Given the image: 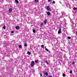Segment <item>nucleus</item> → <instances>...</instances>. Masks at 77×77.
Here are the masks:
<instances>
[{
  "label": "nucleus",
  "instance_id": "nucleus-1",
  "mask_svg": "<svg viewBox=\"0 0 77 77\" xmlns=\"http://www.w3.org/2000/svg\"><path fill=\"white\" fill-rule=\"evenodd\" d=\"M65 4H66V6L67 7H69V8H71V7H70V5L69 4V3H68V0H66L65 1Z\"/></svg>",
  "mask_w": 77,
  "mask_h": 77
},
{
  "label": "nucleus",
  "instance_id": "nucleus-2",
  "mask_svg": "<svg viewBox=\"0 0 77 77\" xmlns=\"http://www.w3.org/2000/svg\"><path fill=\"white\" fill-rule=\"evenodd\" d=\"M65 4H66V6L67 7H69V8H71V7H70V5L69 4V3H68V0H66L65 1Z\"/></svg>",
  "mask_w": 77,
  "mask_h": 77
},
{
  "label": "nucleus",
  "instance_id": "nucleus-3",
  "mask_svg": "<svg viewBox=\"0 0 77 77\" xmlns=\"http://www.w3.org/2000/svg\"><path fill=\"white\" fill-rule=\"evenodd\" d=\"M35 65V62L34 61H32L31 63L30 66L32 67H33V66Z\"/></svg>",
  "mask_w": 77,
  "mask_h": 77
},
{
  "label": "nucleus",
  "instance_id": "nucleus-4",
  "mask_svg": "<svg viewBox=\"0 0 77 77\" xmlns=\"http://www.w3.org/2000/svg\"><path fill=\"white\" fill-rule=\"evenodd\" d=\"M47 23V19H45L44 21L43 24H45V25Z\"/></svg>",
  "mask_w": 77,
  "mask_h": 77
},
{
  "label": "nucleus",
  "instance_id": "nucleus-5",
  "mask_svg": "<svg viewBox=\"0 0 77 77\" xmlns=\"http://www.w3.org/2000/svg\"><path fill=\"white\" fill-rule=\"evenodd\" d=\"M62 15L63 16V17H65V13L64 11H62L61 12Z\"/></svg>",
  "mask_w": 77,
  "mask_h": 77
},
{
  "label": "nucleus",
  "instance_id": "nucleus-6",
  "mask_svg": "<svg viewBox=\"0 0 77 77\" xmlns=\"http://www.w3.org/2000/svg\"><path fill=\"white\" fill-rule=\"evenodd\" d=\"M46 9L48 11H51V8L49 7V6H47Z\"/></svg>",
  "mask_w": 77,
  "mask_h": 77
},
{
  "label": "nucleus",
  "instance_id": "nucleus-7",
  "mask_svg": "<svg viewBox=\"0 0 77 77\" xmlns=\"http://www.w3.org/2000/svg\"><path fill=\"white\" fill-rule=\"evenodd\" d=\"M16 29H20V26H17L16 27Z\"/></svg>",
  "mask_w": 77,
  "mask_h": 77
},
{
  "label": "nucleus",
  "instance_id": "nucleus-8",
  "mask_svg": "<svg viewBox=\"0 0 77 77\" xmlns=\"http://www.w3.org/2000/svg\"><path fill=\"white\" fill-rule=\"evenodd\" d=\"M61 33V29H60L58 31V33Z\"/></svg>",
  "mask_w": 77,
  "mask_h": 77
},
{
  "label": "nucleus",
  "instance_id": "nucleus-9",
  "mask_svg": "<svg viewBox=\"0 0 77 77\" xmlns=\"http://www.w3.org/2000/svg\"><path fill=\"white\" fill-rule=\"evenodd\" d=\"M47 15L49 16V15H50L51 13L50 12H47Z\"/></svg>",
  "mask_w": 77,
  "mask_h": 77
},
{
  "label": "nucleus",
  "instance_id": "nucleus-10",
  "mask_svg": "<svg viewBox=\"0 0 77 77\" xmlns=\"http://www.w3.org/2000/svg\"><path fill=\"white\" fill-rule=\"evenodd\" d=\"M38 61H39V60H35V63H38Z\"/></svg>",
  "mask_w": 77,
  "mask_h": 77
},
{
  "label": "nucleus",
  "instance_id": "nucleus-11",
  "mask_svg": "<svg viewBox=\"0 0 77 77\" xmlns=\"http://www.w3.org/2000/svg\"><path fill=\"white\" fill-rule=\"evenodd\" d=\"M75 62H72V65H75Z\"/></svg>",
  "mask_w": 77,
  "mask_h": 77
},
{
  "label": "nucleus",
  "instance_id": "nucleus-12",
  "mask_svg": "<svg viewBox=\"0 0 77 77\" xmlns=\"http://www.w3.org/2000/svg\"><path fill=\"white\" fill-rule=\"evenodd\" d=\"M45 74L46 75V76H48V73L47 72H46L45 73Z\"/></svg>",
  "mask_w": 77,
  "mask_h": 77
},
{
  "label": "nucleus",
  "instance_id": "nucleus-13",
  "mask_svg": "<svg viewBox=\"0 0 77 77\" xmlns=\"http://www.w3.org/2000/svg\"><path fill=\"white\" fill-rule=\"evenodd\" d=\"M64 16H63L62 15V16H60V18H63Z\"/></svg>",
  "mask_w": 77,
  "mask_h": 77
},
{
  "label": "nucleus",
  "instance_id": "nucleus-14",
  "mask_svg": "<svg viewBox=\"0 0 77 77\" xmlns=\"http://www.w3.org/2000/svg\"><path fill=\"white\" fill-rule=\"evenodd\" d=\"M28 54H29V55H30L31 54L30 52L28 51L27 53Z\"/></svg>",
  "mask_w": 77,
  "mask_h": 77
},
{
  "label": "nucleus",
  "instance_id": "nucleus-15",
  "mask_svg": "<svg viewBox=\"0 0 77 77\" xmlns=\"http://www.w3.org/2000/svg\"><path fill=\"white\" fill-rule=\"evenodd\" d=\"M15 1L17 3H19V2H18V0H15Z\"/></svg>",
  "mask_w": 77,
  "mask_h": 77
},
{
  "label": "nucleus",
  "instance_id": "nucleus-16",
  "mask_svg": "<svg viewBox=\"0 0 77 77\" xmlns=\"http://www.w3.org/2000/svg\"><path fill=\"white\" fill-rule=\"evenodd\" d=\"M3 29H6V27H5V25H4V26L3 27Z\"/></svg>",
  "mask_w": 77,
  "mask_h": 77
},
{
  "label": "nucleus",
  "instance_id": "nucleus-17",
  "mask_svg": "<svg viewBox=\"0 0 77 77\" xmlns=\"http://www.w3.org/2000/svg\"><path fill=\"white\" fill-rule=\"evenodd\" d=\"M40 26H43V23L42 22L40 24Z\"/></svg>",
  "mask_w": 77,
  "mask_h": 77
},
{
  "label": "nucleus",
  "instance_id": "nucleus-18",
  "mask_svg": "<svg viewBox=\"0 0 77 77\" xmlns=\"http://www.w3.org/2000/svg\"><path fill=\"white\" fill-rule=\"evenodd\" d=\"M12 11V8H10L9 10V12H11Z\"/></svg>",
  "mask_w": 77,
  "mask_h": 77
},
{
  "label": "nucleus",
  "instance_id": "nucleus-19",
  "mask_svg": "<svg viewBox=\"0 0 77 77\" xmlns=\"http://www.w3.org/2000/svg\"><path fill=\"white\" fill-rule=\"evenodd\" d=\"M41 47L42 48H44V45H41Z\"/></svg>",
  "mask_w": 77,
  "mask_h": 77
},
{
  "label": "nucleus",
  "instance_id": "nucleus-20",
  "mask_svg": "<svg viewBox=\"0 0 77 77\" xmlns=\"http://www.w3.org/2000/svg\"><path fill=\"white\" fill-rule=\"evenodd\" d=\"M35 3H38V0H35Z\"/></svg>",
  "mask_w": 77,
  "mask_h": 77
},
{
  "label": "nucleus",
  "instance_id": "nucleus-21",
  "mask_svg": "<svg viewBox=\"0 0 77 77\" xmlns=\"http://www.w3.org/2000/svg\"><path fill=\"white\" fill-rule=\"evenodd\" d=\"M19 48H22V46H21V45H20L19 46Z\"/></svg>",
  "mask_w": 77,
  "mask_h": 77
},
{
  "label": "nucleus",
  "instance_id": "nucleus-22",
  "mask_svg": "<svg viewBox=\"0 0 77 77\" xmlns=\"http://www.w3.org/2000/svg\"><path fill=\"white\" fill-rule=\"evenodd\" d=\"M73 9H74V10H77V8H73Z\"/></svg>",
  "mask_w": 77,
  "mask_h": 77
},
{
  "label": "nucleus",
  "instance_id": "nucleus-23",
  "mask_svg": "<svg viewBox=\"0 0 77 77\" xmlns=\"http://www.w3.org/2000/svg\"><path fill=\"white\" fill-rule=\"evenodd\" d=\"M70 22L72 23V24H74V22H73V21L72 20H70Z\"/></svg>",
  "mask_w": 77,
  "mask_h": 77
},
{
  "label": "nucleus",
  "instance_id": "nucleus-24",
  "mask_svg": "<svg viewBox=\"0 0 77 77\" xmlns=\"http://www.w3.org/2000/svg\"><path fill=\"white\" fill-rule=\"evenodd\" d=\"M33 33H35V32H36V30H33Z\"/></svg>",
  "mask_w": 77,
  "mask_h": 77
},
{
  "label": "nucleus",
  "instance_id": "nucleus-25",
  "mask_svg": "<svg viewBox=\"0 0 77 77\" xmlns=\"http://www.w3.org/2000/svg\"><path fill=\"white\" fill-rule=\"evenodd\" d=\"M24 45L25 47H27V44H25Z\"/></svg>",
  "mask_w": 77,
  "mask_h": 77
},
{
  "label": "nucleus",
  "instance_id": "nucleus-26",
  "mask_svg": "<svg viewBox=\"0 0 77 77\" xmlns=\"http://www.w3.org/2000/svg\"><path fill=\"white\" fill-rule=\"evenodd\" d=\"M55 3H56L54 1L52 2L53 4H55Z\"/></svg>",
  "mask_w": 77,
  "mask_h": 77
},
{
  "label": "nucleus",
  "instance_id": "nucleus-27",
  "mask_svg": "<svg viewBox=\"0 0 77 77\" xmlns=\"http://www.w3.org/2000/svg\"><path fill=\"white\" fill-rule=\"evenodd\" d=\"M45 50H46V51H49V50H48L47 48L45 49Z\"/></svg>",
  "mask_w": 77,
  "mask_h": 77
},
{
  "label": "nucleus",
  "instance_id": "nucleus-28",
  "mask_svg": "<svg viewBox=\"0 0 77 77\" xmlns=\"http://www.w3.org/2000/svg\"><path fill=\"white\" fill-rule=\"evenodd\" d=\"M72 72V70H70L69 73H70V74H71Z\"/></svg>",
  "mask_w": 77,
  "mask_h": 77
},
{
  "label": "nucleus",
  "instance_id": "nucleus-29",
  "mask_svg": "<svg viewBox=\"0 0 77 77\" xmlns=\"http://www.w3.org/2000/svg\"><path fill=\"white\" fill-rule=\"evenodd\" d=\"M63 77H65V74H63Z\"/></svg>",
  "mask_w": 77,
  "mask_h": 77
},
{
  "label": "nucleus",
  "instance_id": "nucleus-30",
  "mask_svg": "<svg viewBox=\"0 0 77 77\" xmlns=\"http://www.w3.org/2000/svg\"><path fill=\"white\" fill-rule=\"evenodd\" d=\"M45 63L47 65H48V61H46Z\"/></svg>",
  "mask_w": 77,
  "mask_h": 77
},
{
  "label": "nucleus",
  "instance_id": "nucleus-31",
  "mask_svg": "<svg viewBox=\"0 0 77 77\" xmlns=\"http://www.w3.org/2000/svg\"><path fill=\"white\" fill-rule=\"evenodd\" d=\"M67 38L69 39H71V37H68Z\"/></svg>",
  "mask_w": 77,
  "mask_h": 77
},
{
  "label": "nucleus",
  "instance_id": "nucleus-32",
  "mask_svg": "<svg viewBox=\"0 0 77 77\" xmlns=\"http://www.w3.org/2000/svg\"><path fill=\"white\" fill-rule=\"evenodd\" d=\"M65 35L64 34H63V37H65Z\"/></svg>",
  "mask_w": 77,
  "mask_h": 77
},
{
  "label": "nucleus",
  "instance_id": "nucleus-33",
  "mask_svg": "<svg viewBox=\"0 0 77 77\" xmlns=\"http://www.w3.org/2000/svg\"><path fill=\"white\" fill-rule=\"evenodd\" d=\"M14 33V32L12 31L11 32V33Z\"/></svg>",
  "mask_w": 77,
  "mask_h": 77
},
{
  "label": "nucleus",
  "instance_id": "nucleus-34",
  "mask_svg": "<svg viewBox=\"0 0 77 77\" xmlns=\"http://www.w3.org/2000/svg\"><path fill=\"white\" fill-rule=\"evenodd\" d=\"M40 77H42V74L41 73H40Z\"/></svg>",
  "mask_w": 77,
  "mask_h": 77
},
{
  "label": "nucleus",
  "instance_id": "nucleus-35",
  "mask_svg": "<svg viewBox=\"0 0 77 77\" xmlns=\"http://www.w3.org/2000/svg\"><path fill=\"white\" fill-rule=\"evenodd\" d=\"M48 77H52V76L51 75H49Z\"/></svg>",
  "mask_w": 77,
  "mask_h": 77
},
{
  "label": "nucleus",
  "instance_id": "nucleus-36",
  "mask_svg": "<svg viewBox=\"0 0 77 77\" xmlns=\"http://www.w3.org/2000/svg\"><path fill=\"white\" fill-rule=\"evenodd\" d=\"M52 0H48V2H50V1H51Z\"/></svg>",
  "mask_w": 77,
  "mask_h": 77
},
{
  "label": "nucleus",
  "instance_id": "nucleus-37",
  "mask_svg": "<svg viewBox=\"0 0 77 77\" xmlns=\"http://www.w3.org/2000/svg\"><path fill=\"white\" fill-rule=\"evenodd\" d=\"M76 35H77V31L76 32Z\"/></svg>",
  "mask_w": 77,
  "mask_h": 77
},
{
  "label": "nucleus",
  "instance_id": "nucleus-38",
  "mask_svg": "<svg viewBox=\"0 0 77 77\" xmlns=\"http://www.w3.org/2000/svg\"><path fill=\"white\" fill-rule=\"evenodd\" d=\"M59 3H60V4H61V2H59Z\"/></svg>",
  "mask_w": 77,
  "mask_h": 77
},
{
  "label": "nucleus",
  "instance_id": "nucleus-39",
  "mask_svg": "<svg viewBox=\"0 0 77 77\" xmlns=\"http://www.w3.org/2000/svg\"><path fill=\"white\" fill-rule=\"evenodd\" d=\"M45 49H46V48H46V46H45Z\"/></svg>",
  "mask_w": 77,
  "mask_h": 77
},
{
  "label": "nucleus",
  "instance_id": "nucleus-40",
  "mask_svg": "<svg viewBox=\"0 0 77 77\" xmlns=\"http://www.w3.org/2000/svg\"><path fill=\"white\" fill-rule=\"evenodd\" d=\"M73 17H74V18H75V17H74V16L73 15Z\"/></svg>",
  "mask_w": 77,
  "mask_h": 77
},
{
  "label": "nucleus",
  "instance_id": "nucleus-41",
  "mask_svg": "<svg viewBox=\"0 0 77 77\" xmlns=\"http://www.w3.org/2000/svg\"><path fill=\"white\" fill-rule=\"evenodd\" d=\"M76 39H77V38L76 37Z\"/></svg>",
  "mask_w": 77,
  "mask_h": 77
},
{
  "label": "nucleus",
  "instance_id": "nucleus-42",
  "mask_svg": "<svg viewBox=\"0 0 77 77\" xmlns=\"http://www.w3.org/2000/svg\"><path fill=\"white\" fill-rule=\"evenodd\" d=\"M64 20H65V19H64Z\"/></svg>",
  "mask_w": 77,
  "mask_h": 77
},
{
  "label": "nucleus",
  "instance_id": "nucleus-43",
  "mask_svg": "<svg viewBox=\"0 0 77 77\" xmlns=\"http://www.w3.org/2000/svg\"><path fill=\"white\" fill-rule=\"evenodd\" d=\"M64 2H65V0H64Z\"/></svg>",
  "mask_w": 77,
  "mask_h": 77
},
{
  "label": "nucleus",
  "instance_id": "nucleus-44",
  "mask_svg": "<svg viewBox=\"0 0 77 77\" xmlns=\"http://www.w3.org/2000/svg\"><path fill=\"white\" fill-rule=\"evenodd\" d=\"M72 25V26H73Z\"/></svg>",
  "mask_w": 77,
  "mask_h": 77
}]
</instances>
